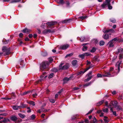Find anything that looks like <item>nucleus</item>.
Listing matches in <instances>:
<instances>
[{
	"instance_id": "nucleus-1",
	"label": "nucleus",
	"mask_w": 123,
	"mask_h": 123,
	"mask_svg": "<svg viewBox=\"0 0 123 123\" xmlns=\"http://www.w3.org/2000/svg\"><path fill=\"white\" fill-rule=\"evenodd\" d=\"M110 1L111 0H105V1L101 5V7L102 8L104 9L106 8L107 6H108L109 9H111L112 7L111 6Z\"/></svg>"
},
{
	"instance_id": "nucleus-2",
	"label": "nucleus",
	"mask_w": 123,
	"mask_h": 123,
	"mask_svg": "<svg viewBox=\"0 0 123 123\" xmlns=\"http://www.w3.org/2000/svg\"><path fill=\"white\" fill-rule=\"evenodd\" d=\"M49 65V63L47 61H45L43 62L41 65V67L43 69H45L48 68Z\"/></svg>"
},
{
	"instance_id": "nucleus-3",
	"label": "nucleus",
	"mask_w": 123,
	"mask_h": 123,
	"mask_svg": "<svg viewBox=\"0 0 123 123\" xmlns=\"http://www.w3.org/2000/svg\"><path fill=\"white\" fill-rule=\"evenodd\" d=\"M117 40V38H115L110 41L108 43L109 46L110 47H113L115 43V42Z\"/></svg>"
},
{
	"instance_id": "nucleus-4",
	"label": "nucleus",
	"mask_w": 123,
	"mask_h": 123,
	"mask_svg": "<svg viewBox=\"0 0 123 123\" xmlns=\"http://www.w3.org/2000/svg\"><path fill=\"white\" fill-rule=\"evenodd\" d=\"M97 76L98 77H111L110 76V73L109 72H106L103 75L100 74H97Z\"/></svg>"
},
{
	"instance_id": "nucleus-5",
	"label": "nucleus",
	"mask_w": 123,
	"mask_h": 123,
	"mask_svg": "<svg viewBox=\"0 0 123 123\" xmlns=\"http://www.w3.org/2000/svg\"><path fill=\"white\" fill-rule=\"evenodd\" d=\"M2 51L4 52H6L5 55H7L9 54V52L10 50V48H7L6 47H3L2 49Z\"/></svg>"
},
{
	"instance_id": "nucleus-6",
	"label": "nucleus",
	"mask_w": 123,
	"mask_h": 123,
	"mask_svg": "<svg viewBox=\"0 0 123 123\" xmlns=\"http://www.w3.org/2000/svg\"><path fill=\"white\" fill-rule=\"evenodd\" d=\"M57 22L53 21L47 23L46 24H47L48 25L47 26V28H51V27L52 26L55 25L57 24Z\"/></svg>"
},
{
	"instance_id": "nucleus-7",
	"label": "nucleus",
	"mask_w": 123,
	"mask_h": 123,
	"mask_svg": "<svg viewBox=\"0 0 123 123\" xmlns=\"http://www.w3.org/2000/svg\"><path fill=\"white\" fill-rule=\"evenodd\" d=\"M69 45L67 44H66L62 45H61L59 48L61 49H67Z\"/></svg>"
},
{
	"instance_id": "nucleus-8",
	"label": "nucleus",
	"mask_w": 123,
	"mask_h": 123,
	"mask_svg": "<svg viewBox=\"0 0 123 123\" xmlns=\"http://www.w3.org/2000/svg\"><path fill=\"white\" fill-rule=\"evenodd\" d=\"M90 55V54L88 53H86L82 54L80 55H79V57L81 58L82 59L84 58L85 56H88Z\"/></svg>"
},
{
	"instance_id": "nucleus-9",
	"label": "nucleus",
	"mask_w": 123,
	"mask_h": 123,
	"mask_svg": "<svg viewBox=\"0 0 123 123\" xmlns=\"http://www.w3.org/2000/svg\"><path fill=\"white\" fill-rule=\"evenodd\" d=\"M117 101H111L110 104H109V106L110 107V108L111 107V106H116L117 105Z\"/></svg>"
},
{
	"instance_id": "nucleus-10",
	"label": "nucleus",
	"mask_w": 123,
	"mask_h": 123,
	"mask_svg": "<svg viewBox=\"0 0 123 123\" xmlns=\"http://www.w3.org/2000/svg\"><path fill=\"white\" fill-rule=\"evenodd\" d=\"M91 75L92 73L91 72L89 73L88 74V77L87 79L84 80V81L85 82H86L90 80L92 78Z\"/></svg>"
},
{
	"instance_id": "nucleus-11",
	"label": "nucleus",
	"mask_w": 123,
	"mask_h": 123,
	"mask_svg": "<svg viewBox=\"0 0 123 123\" xmlns=\"http://www.w3.org/2000/svg\"><path fill=\"white\" fill-rule=\"evenodd\" d=\"M117 54H123V49L121 48H120L117 49Z\"/></svg>"
},
{
	"instance_id": "nucleus-12",
	"label": "nucleus",
	"mask_w": 123,
	"mask_h": 123,
	"mask_svg": "<svg viewBox=\"0 0 123 123\" xmlns=\"http://www.w3.org/2000/svg\"><path fill=\"white\" fill-rule=\"evenodd\" d=\"M31 30L30 29H28L27 28H25V29L21 31L24 33H29Z\"/></svg>"
},
{
	"instance_id": "nucleus-13",
	"label": "nucleus",
	"mask_w": 123,
	"mask_h": 123,
	"mask_svg": "<svg viewBox=\"0 0 123 123\" xmlns=\"http://www.w3.org/2000/svg\"><path fill=\"white\" fill-rule=\"evenodd\" d=\"M121 63V61H118L117 62L116 64V67H117L118 70V72H119L120 71V66Z\"/></svg>"
},
{
	"instance_id": "nucleus-14",
	"label": "nucleus",
	"mask_w": 123,
	"mask_h": 123,
	"mask_svg": "<svg viewBox=\"0 0 123 123\" xmlns=\"http://www.w3.org/2000/svg\"><path fill=\"white\" fill-rule=\"evenodd\" d=\"M103 32L105 33H108L110 32H111L112 33H113L114 32V31L112 29L104 30V31H103Z\"/></svg>"
},
{
	"instance_id": "nucleus-15",
	"label": "nucleus",
	"mask_w": 123,
	"mask_h": 123,
	"mask_svg": "<svg viewBox=\"0 0 123 123\" xmlns=\"http://www.w3.org/2000/svg\"><path fill=\"white\" fill-rule=\"evenodd\" d=\"M71 78V77H70L69 78L68 77H66L63 80L64 81V83H66L67 82L70 80V79Z\"/></svg>"
},
{
	"instance_id": "nucleus-16",
	"label": "nucleus",
	"mask_w": 123,
	"mask_h": 123,
	"mask_svg": "<svg viewBox=\"0 0 123 123\" xmlns=\"http://www.w3.org/2000/svg\"><path fill=\"white\" fill-rule=\"evenodd\" d=\"M87 44H83L82 45L83 46V48H82V50L83 51H85L87 49V47L86 46V45Z\"/></svg>"
},
{
	"instance_id": "nucleus-17",
	"label": "nucleus",
	"mask_w": 123,
	"mask_h": 123,
	"mask_svg": "<svg viewBox=\"0 0 123 123\" xmlns=\"http://www.w3.org/2000/svg\"><path fill=\"white\" fill-rule=\"evenodd\" d=\"M104 38L105 39H107L109 38V36L108 34H106L103 36Z\"/></svg>"
},
{
	"instance_id": "nucleus-18",
	"label": "nucleus",
	"mask_w": 123,
	"mask_h": 123,
	"mask_svg": "<svg viewBox=\"0 0 123 123\" xmlns=\"http://www.w3.org/2000/svg\"><path fill=\"white\" fill-rule=\"evenodd\" d=\"M69 67V66L68 65H65L63 66L62 68V70H65L68 69Z\"/></svg>"
},
{
	"instance_id": "nucleus-19",
	"label": "nucleus",
	"mask_w": 123,
	"mask_h": 123,
	"mask_svg": "<svg viewBox=\"0 0 123 123\" xmlns=\"http://www.w3.org/2000/svg\"><path fill=\"white\" fill-rule=\"evenodd\" d=\"M110 110L112 112L113 114L115 116H117V113L116 111H114L113 110V108L112 107L110 108Z\"/></svg>"
},
{
	"instance_id": "nucleus-20",
	"label": "nucleus",
	"mask_w": 123,
	"mask_h": 123,
	"mask_svg": "<svg viewBox=\"0 0 123 123\" xmlns=\"http://www.w3.org/2000/svg\"><path fill=\"white\" fill-rule=\"evenodd\" d=\"M104 100H103L100 101L99 102L97 103L96 104V105L97 106H99L102 104L104 103Z\"/></svg>"
},
{
	"instance_id": "nucleus-21",
	"label": "nucleus",
	"mask_w": 123,
	"mask_h": 123,
	"mask_svg": "<svg viewBox=\"0 0 123 123\" xmlns=\"http://www.w3.org/2000/svg\"><path fill=\"white\" fill-rule=\"evenodd\" d=\"M20 107V106L16 105L13 106H12V108L13 109L15 110H17L18 109V108Z\"/></svg>"
},
{
	"instance_id": "nucleus-22",
	"label": "nucleus",
	"mask_w": 123,
	"mask_h": 123,
	"mask_svg": "<svg viewBox=\"0 0 123 123\" xmlns=\"http://www.w3.org/2000/svg\"><path fill=\"white\" fill-rule=\"evenodd\" d=\"M97 120L95 117H94L93 120V122L91 121L90 123H97Z\"/></svg>"
},
{
	"instance_id": "nucleus-23",
	"label": "nucleus",
	"mask_w": 123,
	"mask_h": 123,
	"mask_svg": "<svg viewBox=\"0 0 123 123\" xmlns=\"http://www.w3.org/2000/svg\"><path fill=\"white\" fill-rule=\"evenodd\" d=\"M44 108H42L40 109L39 110L37 111V112L39 113H40L41 112H44Z\"/></svg>"
},
{
	"instance_id": "nucleus-24",
	"label": "nucleus",
	"mask_w": 123,
	"mask_h": 123,
	"mask_svg": "<svg viewBox=\"0 0 123 123\" xmlns=\"http://www.w3.org/2000/svg\"><path fill=\"white\" fill-rule=\"evenodd\" d=\"M70 20V19L64 20L62 21V22L63 24L66 23L68 22Z\"/></svg>"
},
{
	"instance_id": "nucleus-25",
	"label": "nucleus",
	"mask_w": 123,
	"mask_h": 123,
	"mask_svg": "<svg viewBox=\"0 0 123 123\" xmlns=\"http://www.w3.org/2000/svg\"><path fill=\"white\" fill-rule=\"evenodd\" d=\"M11 119L12 121H15L17 120V118L15 116H12L11 117Z\"/></svg>"
},
{
	"instance_id": "nucleus-26",
	"label": "nucleus",
	"mask_w": 123,
	"mask_h": 123,
	"mask_svg": "<svg viewBox=\"0 0 123 123\" xmlns=\"http://www.w3.org/2000/svg\"><path fill=\"white\" fill-rule=\"evenodd\" d=\"M107 118L108 117H107L105 116L104 117V118L103 120L105 123H107L108 122V121L107 119Z\"/></svg>"
},
{
	"instance_id": "nucleus-27",
	"label": "nucleus",
	"mask_w": 123,
	"mask_h": 123,
	"mask_svg": "<svg viewBox=\"0 0 123 123\" xmlns=\"http://www.w3.org/2000/svg\"><path fill=\"white\" fill-rule=\"evenodd\" d=\"M18 115L20 117L23 118H24L25 117V115L21 113H19L18 114Z\"/></svg>"
},
{
	"instance_id": "nucleus-28",
	"label": "nucleus",
	"mask_w": 123,
	"mask_h": 123,
	"mask_svg": "<svg viewBox=\"0 0 123 123\" xmlns=\"http://www.w3.org/2000/svg\"><path fill=\"white\" fill-rule=\"evenodd\" d=\"M64 64V63L63 62L59 66V68H58L59 70H62V66Z\"/></svg>"
},
{
	"instance_id": "nucleus-29",
	"label": "nucleus",
	"mask_w": 123,
	"mask_h": 123,
	"mask_svg": "<svg viewBox=\"0 0 123 123\" xmlns=\"http://www.w3.org/2000/svg\"><path fill=\"white\" fill-rule=\"evenodd\" d=\"M48 61L49 62L48 63H49V65L53 61V59L52 58L50 57L48 58Z\"/></svg>"
},
{
	"instance_id": "nucleus-30",
	"label": "nucleus",
	"mask_w": 123,
	"mask_h": 123,
	"mask_svg": "<svg viewBox=\"0 0 123 123\" xmlns=\"http://www.w3.org/2000/svg\"><path fill=\"white\" fill-rule=\"evenodd\" d=\"M77 63V61L75 60H73L72 62V63L73 65L74 66L76 65Z\"/></svg>"
},
{
	"instance_id": "nucleus-31",
	"label": "nucleus",
	"mask_w": 123,
	"mask_h": 123,
	"mask_svg": "<svg viewBox=\"0 0 123 123\" xmlns=\"http://www.w3.org/2000/svg\"><path fill=\"white\" fill-rule=\"evenodd\" d=\"M57 2L59 4H63L64 3L63 0H60Z\"/></svg>"
},
{
	"instance_id": "nucleus-32",
	"label": "nucleus",
	"mask_w": 123,
	"mask_h": 123,
	"mask_svg": "<svg viewBox=\"0 0 123 123\" xmlns=\"http://www.w3.org/2000/svg\"><path fill=\"white\" fill-rule=\"evenodd\" d=\"M28 103L31 105H32L33 106H34L35 105V103L33 101H30Z\"/></svg>"
},
{
	"instance_id": "nucleus-33",
	"label": "nucleus",
	"mask_w": 123,
	"mask_h": 123,
	"mask_svg": "<svg viewBox=\"0 0 123 123\" xmlns=\"http://www.w3.org/2000/svg\"><path fill=\"white\" fill-rule=\"evenodd\" d=\"M113 70L114 68L112 67L110 68V69L109 70V72L110 73V76H111V77H112V75H111V74L112 73V71H113Z\"/></svg>"
},
{
	"instance_id": "nucleus-34",
	"label": "nucleus",
	"mask_w": 123,
	"mask_h": 123,
	"mask_svg": "<svg viewBox=\"0 0 123 123\" xmlns=\"http://www.w3.org/2000/svg\"><path fill=\"white\" fill-rule=\"evenodd\" d=\"M105 43L103 41H101L99 42V45L100 46L104 45Z\"/></svg>"
},
{
	"instance_id": "nucleus-35",
	"label": "nucleus",
	"mask_w": 123,
	"mask_h": 123,
	"mask_svg": "<svg viewBox=\"0 0 123 123\" xmlns=\"http://www.w3.org/2000/svg\"><path fill=\"white\" fill-rule=\"evenodd\" d=\"M117 110L118 111L122 110V109L121 107L120 106H118L117 108Z\"/></svg>"
},
{
	"instance_id": "nucleus-36",
	"label": "nucleus",
	"mask_w": 123,
	"mask_h": 123,
	"mask_svg": "<svg viewBox=\"0 0 123 123\" xmlns=\"http://www.w3.org/2000/svg\"><path fill=\"white\" fill-rule=\"evenodd\" d=\"M19 106H20V107H21L22 108H25L26 107V105L25 104H22Z\"/></svg>"
},
{
	"instance_id": "nucleus-37",
	"label": "nucleus",
	"mask_w": 123,
	"mask_h": 123,
	"mask_svg": "<svg viewBox=\"0 0 123 123\" xmlns=\"http://www.w3.org/2000/svg\"><path fill=\"white\" fill-rule=\"evenodd\" d=\"M110 21L113 23H115L116 22V20L115 19L113 18H111L110 19Z\"/></svg>"
},
{
	"instance_id": "nucleus-38",
	"label": "nucleus",
	"mask_w": 123,
	"mask_h": 123,
	"mask_svg": "<svg viewBox=\"0 0 123 123\" xmlns=\"http://www.w3.org/2000/svg\"><path fill=\"white\" fill-rule=\"evenodd\" d=\"M73 55V53H71L70 54H67L66 56H65V57L66 58L68 56H71L72 55Z\"/></svg>"
},
{
	"instance_id": "nucleus-39",
	"label": "nucleus",
	"mask_w": 123,
	"mask_h": 123,
	"mask_svg": "<svg viewBox=\"0 0 123 123\" xmlns=\"http://www.w3.org/2000/svg\"><path fill=\"white\" fill-rule=\"evenodd\" d=\"M47 33H53L54 32V31H51L50 29H47Z\"/></svg>"
},
{
	"instance_id": "nucleus-40",
	"label": "nucleus",
	"mask_w": 123,
	"mask_h": 123,
	"mask_svg": "<svg viewBox=\"0 0 123 123\" xmlns=\"http://www.w3.org/2000/svg\"><path fill=\"white\" fill-rule=\"evenodd\" d=\"M49 100L52 103H55V100L54 99H49Z\"/></svg>"
},
{
	"instance_id": "nucleus-41",
	"label": "nucleus",
	"mask_w": 123,
	"mask_h": 123,
	"mask_svg": "<svg viewBox=\"0 0 123 123\" xmlns=\"http://www.w3.org/2000/svg\"><path fill=\"white\" fill-rule=\"evenodd\" d=\"M108 109L107 108H106L103 110V111L105 112H107L108 111Z\"/></svg>"
},
{
	"instance_id": "nucleus-42",
	"label": "nucleus",
	"mask_w": 123,
	"mask_h": 123,
	"mask_svg": "<svg viewBox=\"0 0 123 123\" xmlns=\"http://www.w3.org/2000/svg\"><path fill=\"white\" fill-rule=\"evenodd\" d=\"M54 74L53 73H51L49 76V78H51L53 76Z\"/></svg>"
},
{
	"instance_id": "nucleus-43",
	"label": "nucleus",
	"mask_w": 123,
	"mask_h": 123,
	"mask_svg": "<svg viewBox=\"0 0 123 123\" xmlns=\"http://www.w3.org/2000/svg\"><path fill=\"white\" fill-rule=\"evenodd\" d=\"M87 17L86 16H82L80 17L79 18H81L82 20L83 19H85Z\"/></svg>"
},
{
	"instance_id": "nucleus-44",
	"label": "nucleus",
	"mask_w": 123,
	"mask_h": 123,
	"mask_svg": "<svg viewBox=\"0 0 123 123\" xmlns=\"http://www.w3.org/2000/svg\"><path fill=\"white\" fill-rule=\"evenodd\" d=\"M42 33L43 34H45L47 33V29H46L44 30L42 32Z\"/></svg>"
},
{
	"instance_id": "nucleus-45",
	"label": "nucleus",
	"mask_w": 123,
	"mask_h": 123,
	"mask_svg": "<svg viewBox=\"0 0 123 123\" xmlns=\"http://www.w3.org/2000/svg\"><path fill=\"white\" fill-rule=\"evenodd\" d=\"M53 71L55 72H57L58 70V69L56 68H54L52 69Z\"/></svg>"
},
{
	"instance_id": "nucleus-46",
	"label": "nucleus",
	"mask_w": 123,
	"mask_h": 123,
	"mask_svg": "<svg viewBox=\"0 0 123 123\" xmlns=\"http://www.w3.org/2000/svg\"><path fill=\"white\" fill-rule=\"evenodd\" d=\"M96 50V49L95 48H93L92 50L91 51V52H94Z\"/></svg>"
},
{
	"instance_id": "nucleus-47",
	"label": "nucleus",
	"mask_w": 123,
	"mask_h": 123,
	"mask_svg": "<svg viewBox=\"0 0 123 123\" xmlns=\"http://www.w3.org/2000/svg\"><path fill=\"white\" fill-rule=\"evenodd\" d=\"M31 118L32 119H34L35 118V115H32L31 116Z\"/></svg>"
},
{
	"instance_id": "nucleus-48",
	"label": "nucleus",
	"mask_w": 123,
	"mask_h": 123,
	"mask_svg": "<svg viewBox=\"0 0 123 123\" xmlns=\"http://www.w3.org/2000/svg\"><path fill=\"white\" fill-rule=\"evenodd\" d=\"M66 4L67 6H69L70 4V3L68 1H66Z\"/></svg>"
},
{
	"instance_id": "nucleus-49",
	"label": "nucleus",
	"mask_w": 123,
	"mask_h": 123,
	"mask_svg": "<svg viewBox=\"0 0 123 123\" xmlns=\"http://www.w3.org/2000/svg\"><path fill=\"white\" fill-rule=\"evenodd\" d=\"M84 71H81L79 72L77 74V75H79L80 74H83L84 73H83Z\"/></svg>"
},
{
	"instance_id": "nucleus-50",
	"label": "nucleus",
	"mask_w": 123,
	"mask_h": 123,
	"mask_svg": "<svg viewBox=\"0 0 123 123\" xmlns=\"http://www.w3.org/2000/svg\"><path fill=\"white\" fill-rule=\"evenodd\" d=\"M85 37H81L80 38V40L81 41H85Z\"/></svg>"
},
{
	"instance_id": "nucleus-51",
	"label": "nucleus",
	"mask_w": 123,
	"mask_h": 123,
	"mask_svg": "<svg viewBox=\"0 0 123 123\" xmlns=\"http://www.w3.org/2000/svg\"><path fill=\"white\" fill-rule=\"evenodd\" d=\"M91 68L90 67H88L85 70H84V73H85V72H86L89 69H90V68Z\"/></svg>"
},
{
	"instance_id": "nucleus-52",
	"label": "nucleus",
	"mask_w": 123,
	"mask_h": 123,
	"mask_svg": "<svg viewBox=\"0 0 123 123\" xmlns=\"http://www.w3.org/2000/svg\"><path fill=\"white\" fill-rule=\"evenodd\" d=\"M32 96L33 97L35 98L37 96V94L36 93H35L34 94H33Z\"/></svg>"
},
{
	"instance_id": "nucleus-53",
	"label": "nucleus",
	"mask_w": 123,
	"mask_h": 123,
	"mask_svg": "<svg viewBox=\"0 0 123 123\" xmlns=\"http://www.w3.org/2000/svg\"><path fill=\"white\" fill-rule=\"evenodd\" d=\"M50 110V109H44V112H48Z\"/></svg>"
},
{
	"instance_id": "nucleus-54",
	"label": "nucleus",
	"mask_w": 123,
	"mask_h": 123,
	"mask_svg": "<svg viewBox=\"0 0 123 123\" xmlns=\"http://www.w3.org/2000/svg\"><path fill=\"white\" fill-rule=\"evenodd\" d=\"M19 1H17V0H12L11 1V3L17 2H19Z\"/></svg>"
},
{
	"instance_id": "nucleus-55",
	"label": "nucleus",
	"mask_w": 123,
	"mask_h": 123,
	"mask_svg": "<svg viewBox=\"0 0 123 123\" xmlns=\"http://www.w3.org/2000/svg\"><path fill=\"white\" fill-rule=\"evenodd\" d=\"M105 104L106 106H107V107H110L109 106V105H108V102H107V101L105 102Z\"/></svg>"
},
{
	"instance_id": "nucleus-56",
	"label": "nucleus",
	"mask_w": 123,
	"mask_h": 123,
	"mask_svg": "<svg viewBox=\"0 0 123 123\" xmlns=\"http://www.w3.org/2000/svg\"><path fill=\"white\" fill-rule=\"evenodd\" d=\"M3 98L6 99V100H9V99H11L12 98H9L7 97H5L4 98Z\"/></svg>"
},
{
	"instance_id": "nucleus-57",
	"label": "nucleus",
	"mask_w": 123,
	"mask_h": 123,
	"mask_svg": "<svg viewBox=\"0 0 123 123\" xmlns=\"http://www.w3.org/2000/svg\"><path fill=\"white\" fill-rule=\"evenodd\" d=\"M7 115L6 113H4L3 114H0V116L3 115L4 116H6Z\"/></svg>"
},
{
	"instance_id": "nucleus-58",
	"label": "nucleus",
	"mask_w": 123,
	"mask_h": 123,
	"mask_svg": "<svg viewBox=\"0 0 123 123\" xmlns=\"http://www.w3.org/2000/svg\"><path fill=\"white\" fill-rule=\"evenodd\" d=\"M91 82H90L88 83H87L85 85V86H88L89 85L91 84Z\"/></svg>"
},
{
	"instance_id": "nucleus-59",
	"label": "nucleus",
	"mask_w": 123,
	"mask_h": 123,
	"mask_svg": "<svg viewBox=\"0 0 123 123\" xmlns=\"http://www.w3.org/2000/svg\"><path fill=\"white\" fill-rule=\"evenodd\" d=\"M28 36L30 38H31L32 37L33 35L31 34H30Z\"/></svg>"
},
{
	"instance_id": "nucleus-60",
	"label": "nucleus",
	"mask_w": 123,
	"mask_h": 123,
	"mask_svg": "<svg viewBox=\"0 0 123 123\" xmlns=\"http://www.w3.org/2000/svg\"><path fill=\"white\" fill-rule=\"evenodd\" d=\"M29 92V91L25 92L23 94V95H26V94H28V93Z\"/></svg>"
},
{
	"instance_id": "nucleus-61",
	"label": "nucleus",
	"mask_w": 123,
	"mask_h": 123,
	"mask_svg": "<svg viewBox=\"0 0 123 123\" xmlns=\"http://www.w3.org/2000/svg\"><path fill=\"white\" fill-rule=\"evenodd\" d=\"M23 34L22 33H21L19 34V36L20 37H22Z\"/></svg>"
},
{
	"instance_id": "nucleus-62",
	"label": "nucleus",
	"mask_w": 123,
	"mask_h": 123,
	"mask_svg": "<svg viewBox=\"0 0 123 123\" xmlns=\"http://www.w3.org/2000/svg\"><path fill=\"white\" fill-rule=\"evenodd\" d=\"M2 122L5 123H6L7 122V120L6 118H4V120L2 121Z\"/></svg>"
},
{
	"instance_id": "nucleus-63",
	"label": "nucleus",
	"mask_w": 123,
	"mask_h": 123,
	"mask_svg": "<svg viewBox=\"0 0 123 123\" xmlns=\"http://www.w3.org/2000/svg\"><path fill=\"white\" fill-rule=\"evenodd\" d=\"M84 122L86 123H89V121L87 119H86L85 120Z\"/></svg>"
},
{
	"instance_id": "nucleus-64",
	"label": "nucleus",
	"mask_w": 123,
	"mask_h": 123,
	"mask_svg": "<svg viewBox=\"0 0 123 123\" xmlns=\"http://www.w3.org/2000/svg\"><path fill=\"white\" fill-rule=\"evenodd\" d=\"M79 89V88L78 87H74L73 88V89L74 90H77L78 89Z\"/></svg>"
}]
</instances>
